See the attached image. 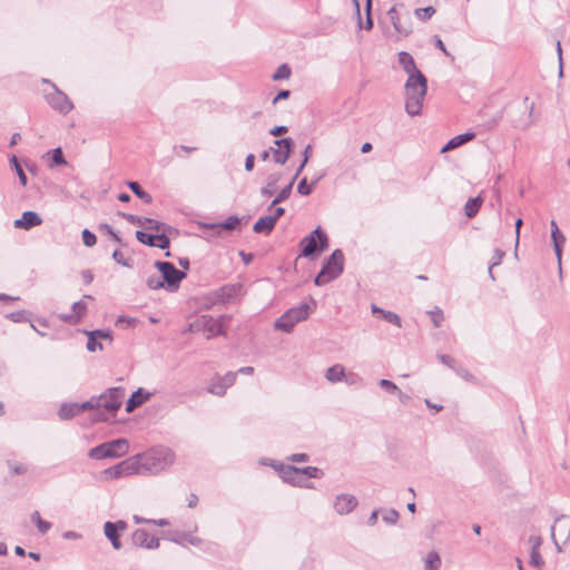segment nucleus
Here are the masks:
<instances>
[{"label":"nucleus","instance_id":"nucleus-1","mask_svg":"<svg viewBox=\"0 0 570 570\" xmlns=\"http://www.w3.org/2000/svg\"><path fill=\"white\" fill-rule=\"evenodd\" d=\"M399 63L403 70L409 75L405 82V111L407 115L414 117L422 112L423 100L428 91V79L417 69L413 57L406 52H399Z\"/></svg>","mask_w":570,"mask_h":570},{"label":"nucleus","instance_id":"nucleus-2","mask_svg":"<svg viewBox=\"0 0 570 570\" xmlns=\"http://www.w3.org/2000/svg\"><path fill=\"white\" fill-rule=\"evenodd\" d=\"M138 474H157L169 468L175 461V453L167 446H155L135 455Z\"/></svg>","mask_w":570,"mask_h":570},{"label":"nucleus","instance_id":"nucleus-3","mask_svg":"<svg viewBox=\"0 0 570 570\" xmlns=\"http://www.w3.org/2000/svg\"><path fill=\"white\" fill-rule=\"evenodd\" d=\"M316 308V301L311 297V304L299 303L288 308L274 323V327L284 333L293 332L295 325L308 318L309 314Z\"/></svg>","mask_w":570,"mask_h":570},{"label":"nucleus","instance_id":"nucleus-4","mask_svg":"<svg viewBox=\"0 0 570 570\" xmlns=\"http://www.w3.org/2000/svg\"><path fill=\"white\" fill-rule=\"evenodd\" d=\"M298 246L301 248L299 257L315 259L328 248L330 239L324 229L317 226L301 239Z\"/></svg>","mask_w":570,"mask_h":570},{"label":"nucleus","instance_id":"nucleus-5","mask_svg":"<svg viewBox=\"0 0 570 570\" xmlns=\"http://www.w3.org/2000/svg\"><path fill=\"white\" fill-rule=\"evenodd\" d=\"M344 254L337 248L325 259L321 271L314 278L316 286H323L338 278L344 272Z\"/></svg>","mask_w":570,"mask_h":570},{"label":"nucleus","instance_id":"nucleus-6","mask_svg":"<svg viewBox=\"0 0 570 570\" xmlns=\"http://www.w3.org/2000/svg\"><path fill=\"white\" fill-rule=\"evenodd\" d=\"M128 450L129 443L126 439H116L91 448L88 452V456L92 460L120 458L127 454Z\"/></svg>","mask_w":570,"mask_h":570},{"label":"nucleus","instance_id":"nucleus-7","mask_svg":"<svg viewBox=\"0 0 570 570\" xmlns=\"http://www.w3.org/2000/svg\"><path fill=\"white\" fill-rule=\"evenodd\" d=\"M155 267L161 274L164 285L170 291H176L180 282L186 277V273L177 269L170 262L156 261Z\"/></svg>","mask_w":570,"mask_h":570},{"label":"nucleus","instance_id":"nucleus-8","mask_svg":"<svg viewBox=\"0 0 570 570\" xmlns=\"http://www.w3.org/2000/svg\"><path fill=\"white\" fill-rule=\"evenodd\" d=\"M397 6H393L389 11L387 16L393 26L394 32L396 35V39H403L409 37L412 33L413 24L410 12L400 13L397 11Z\"/></svg>","mask_w":570,"mask_h":570},{"label":"nucleus","instance_id":"nucleus-9","mask_svg":"<svg viewBox=\"0 0 570 570\" xmlns=\"http://www.w3.org/2000/svg\"><path fill=\"white\" fill-rule=\"evenodd\" d=\"M43 81L50 83L53 89L52 92L46 94L45 96L50 107L60 112L61 115L69 114L73 109V104L69 99V97L63 91L58 89V87L53 82L47 79H45Z\"/></svg>","mask_w":570,"mask_h":570},{"label":"nucleus","instance_id":"nucleus-10","mask_svg":"<svg viewBox=\"0 0 570 570\" xmlns=\"http://www.w3.org/2000/svg\"><path fill=\"white\" fill-rule=\"evenodd\" d=\"M137 460L130 456L118 464L107 468L102 471V474L107 480H117L124 476L138 474Z\"/></svg>","mask_w":570,"mask_h":570},{"label":"nucleus","instance_id":"nucleus-11","mask_svg":"<svg viewBox=\"0 0 570 570\" xmlns=\"http://www.w3.org/2000/svg\"><path fill=\"white\" fill-rule=\"evenodd\" d=\"M224 316H220L219 318H215L212 315H202L199 316L193 324H190V330H202L206 333H208V338L216 336V335H223V323L222 320Z\"/></svg>","mask_w":570,"mask_h":570},{"label":"nucleus","instance_id":"nucleus-12","mask_svg":"<svg viewBox=\"0 0 570 570\" xmlns=\"http://www.w3.org/2000/svg\"><path fill=\"white\" fill-rule=\"evenodd\" d=\"M125 396V389L121 386L107 389L99 395L101 406L104 410L111 412L112 416L121 406V400Z\"/></svg>","mask_w":570,"mask_h":570},{"label":"nucleus","instance_id":"nucleus-13","mask_svg":"<svg viewBox=\"0 0 570 570\" xmlns=\"http://www.w3.org/2000/svg\"><path fill=\"white\" fill-rule=\"evenodd\" d=\"M130 541L132 547L147 550H156L160 544L159 538L150 537L148 531L142 528H138L131 533Z\"/></svg>","mask_w":570,"mask_h":570},{"label":"nucleus","instance_id":"nucleus-14","mask_svg":"<svg viewBox=\"0 0 570 570\" xmlns=\"http://www.w3.org/2000/svg\"><path fill=\"white\" fill-rule=\"evenodd\" d=\"M557 533L563 542H567L570 538V517L560 515L556 518L553 525L551 527V537L557 549L560 551L561 548L557 541Z\"/></svg>","mask_w":570,"mask_h":570},{"label":"nucleus","instance_id":"nucleus-15","mask_svg":"<svg viewBox=\"0 0 570 570\" xmlns=\"http://www.w3.org/2000/svg\"><path fill=\"white\" fill-rule=\"evenodd\" d=\"M358 504V501L355 495L342 493L335 497L334 499V510L340 515H346L351 513Z\"/></svg>","mask_w":570,"mask_h":570},{"label":"nucleus","instance_id":"nucleus-16","mask_svg":"<svg viewBox=\"0 0 570 570\" xmlns=\"http://www.w3.org/2000/svg\"><path fill=\"white\" fill-rule=\"evenodd\" d=\"M269 465L279 472V475L284 482L289 483L292 485L302 484L301 480L297 478V475L299 474L297 466L285 465L277 461H271Z\"/></svg>","mask_w":570,"mask_h":570},{"label":"nucleus","instance_id":"nucleus-17","mask_svg":"<svg viewBox=\"0 0 570 570\" xmlns=\"http://www.w3.org/2000/svg\"><path fill=\"white\" fill-rule=\"evenodd\" d=\"M242 291H243V285L239 283L226 284V285H223L222 287H219L215 292V297L218 302L226 304V303L232 302L236 297L240 296Z\"/></svg>","mask_w":570,"mask_h":570},{"label":"nucleus","instance_id":"nucleus-18","mask_svg":"<svg viewBox=\"0 0 570 570\" xmlns=\"http://www.w3.org/2000/svg\"><path fill=\"white\" fill-rule=\"evenodd\" d=\"M283 147L282 148H275L271 147L273 159L278 165H285L286 161L289 159L291 154L293 153V148L295 146L294 140L291 137H284L282 138Z\"/></svg>","mask_w":570,"mask_h":570},{"label":"nucleus","instance_id":"nucleus-19","mask_svg":"<svg viewBox=\"0 0 570 570\" xmlns=\"http://www.w3.org/2000/svg\"><path fill=\"white\" fill-rule=\"evenodd\" d=\"M42 224L41 216L33 210H26L21 217L13 222V226L17 229L29 230Z\"/></svg>","mask_w":570,"mask_h":570},{"label":"nucleus","instance_id":"nucleus-20","mask_svg":"<svg viewBox=\"0 0 570 570\" xmlns=\"http://www.w3.org/2000/svg\"><path fill=\"white\" fill-rule=\"evenodd\" d=\"M237 372H227L224 376H219L217 382H214L208 387V392L218 396H223L226 390L235 383Z\"/></svg>","mask_w":570,"mask_h":570},{"label":"nucleus","instance_id":"nucleus-21","mask_svg":"<svg viewBox=\"0 0 570 570\" xmlns=\"http://www.w3.org/2000/svg\"><path fill=\"white\" fill-rule=\"evenodd\" d=\"M239 225L240 218L232 215L223 222L200 224V228L204 230H235Z\"/></svg>","mask_w":570,"mask_h":570},{"label":"nucleus","instance_id":"nucleus-22","mask_svg":"<svg viewBox=\"0 0 570 570\" xmlns=\"http://www.w3.org/2000/svg\"><path fill=\"white\" fill-rule=\"evenodd\" d=\"M167 539L183 547H186L187 544L199 547L203 543L200 538L195 537L189 532L170 531Z\"/></svg>","mask_w":570,"mask_h":570},{"label":"nucleus","instance_id":"nucleus-23","mask_svg":"<svg viewBox=\"0 0 570 570\" xmlns=\"http://www.w3.org/2000/svg\"><path fill=\"white\" fill-rule=\"evenodd\" d=\"M72 313L71 314H61L60 320L63 322L76 325L78 324L81 318L87 313V304L83 301L75 302L71 306Z\"/></svg>","mask_w":570,"mask_h":570},{"label":"nucleus","instance_id":"nucleus-24","mask_svg":"<svg viewBox=\"0 0 570 570\" xmlns=\"http://www.w3.org/2000/svg\"><path fill=\"white\" fill-rule=\"evenodd\" d=\"M79 407L80 412L96 410L92 416L95 422H107L109 420V417L101 412L102 406L99 396H92L90 400L80 403Z\"/></svg>","mask_w":570,"mask_h":570},{"label":"nucleus","instance_id":"nucleus-25","mask_svg":"<svg viewBox=\"0 0 570 570\" xmlns=\"http://www.w3.org/2000/svg\"><path fill=\"white\" fill-rule=\"evenodd\" d=\"M151 396V393L145 391L142 387H138L136 391L131 393L129 399L126 402V412L131 413L137 407L147 402Z\"/></svg>","mask_w":570,"mask_h":570},{"label":"nucleus","instance_id":"nucleus-26","mask_svg":"<svg viewBox=\"0 0 570 570\" xmlns=\"http://www.w3.org/2000/svg\"><path fill=\"white\" fill-rule=\"evenodd\" d=\"M354 6H355V12H356V16H357V27L358 29H365L367 31L372 30L373 29V19H372V1L373 0H366V3H365V14H366V20H365V23H363L362 21V17H361V9H360V2L357 0H352Z\"/></svg>","mask_w":570,"mask_h":570},{"label":"nucleus","instance_id":"nucleus-27","mask_svg":"<svg viewBox=\"0 0 570 570\" xmlns=\"http://www.w3.org/2000/svg\"><path fill=\"white\" fill-rule=\"evenodd\" d=\"M474 138L475 134L470 131L454 136L442 147L441 153L444 154L455 148H459Z\"/></svg>","mask_w":570,"mask_h":570},{"label":"nucleus","instance_id":"nucleus-28","mask_svg":"<svg viewBox=\"0 0 570 570\" xmlns=\"http://www.w3.org/2000/svg\"><path fill=\"white\" fill-rule=\"evenodd\" d=\"M282 178L283 174L279 171L269 174L266 179V185L261 188L262 197H272L275 194L277 184Z\"/></svg>","mask_w":570,"mask_h":570},{"label":"nucleus","instance_id":"nucleus-29","mask_svg":"<svg viewBox=\"0 0 570 570\" xmlns=\"http://www.w3.org/2000/svg\"><path fill=\"white\" fill-rule=\"evenodd\" d=\"M276 223L268 215L259 217L254 226L253 230L257 234H271L275 228Z\"/></svg>","mask_w":570,"mask_h":570},{"label":"nucleus","instance_id":"nucleus-30","mask_svg":"<svg viewBox=\"0 0 570 570\" xmlns=\"http://www.w3.org/2000/svg\"><path fill=\"white\" fill-rule=\"evenodd\" d=\"M115 525L111 521H107L104 524V532L106 538L110 541L112 548L115 550H119L122 547V543L120 541L119 532L115 530Z\"/></svg>","mask_w":570,"mask_h":570},{"label":"nucleus","instance_id":"nucleus-31","mask_svg":"<svg viewBox=\"0 0 570 570\" xmlns=\"http://www.w3.org/2000/svg\"><path fill=\"white\" fill-rule=\"evenodd\" d=\"M371 309L373 314L382 316L386 322L397 327H402V320L396 313L392 311H385L375 304L372 305Z\"/></svg>","mask_w":570,"mask_h":570},{"label":"nucleus","instance_id":"nucleus-32","mask_svg":"<svg viewBox=\"0 0 570 570\" xmlns=\"http://www.w3.org/2000/svg\"><path fill=\"white\" fill-rule=\"evenodd\" d=\"M80 413L79 403H63L58 411L61 420H70Z\"/></svg>","mask_w":570,"mask_h":570},{"label":"nucleus","instance_id":"nucleus-33","mask_svg":"<svg viewBox=\"0 0 570 570\" xmlns=\"http://www.w3.org/2000/svg\"><path fill=\"white\" fill-rule=\"evenodd\" d=\"M295 181L294 179H289V181L287 183L286 186H284L279 193L275 196V198L273 199V202L271 203L268 209H272L273 207H275L276 205L285 202L286 199L289 198L291 194H292V190H293V186H294Z\"/></svg>","mask_w":570,"mask_h":570},{"label":"nucleus","instance_id":"nucleus-34","mask_svg":"<svg viewBox=\"0 0 570 570\" xmlns=\"http://www.w3.org/2000/svg\"><path fill=\"white\" fill-rule=\"evenodd\" d=\"M483 199L480 196L470 198L464 205V214L468 218H473L480 210Z\"/></svg>","mask_w":570,"mask_h":570},{"label":"nucleus","instance_id":"nucleus-35","mask_svg":"<svg viewBox=\"0 0 570 570\" xmlns=\"http://www.w3.org/2000/svg\"><path fill=\"white\" fill-rule=\"evenodd\" d=\"M128 188L145 204H150L153 202V197L149 193H147L138 181H128Z\"/></svg>","mask_w":570,"mask_h":570},{"label":"nucleus","instance_id":"nucleus-36","mask_svg":"<svg viewBox=\"0 0 570 570\" xmlns=\"http://www.w3.org/2000/svg\"><path fill=\"white\" fill-rule=\"evenodd\" d=\"M49 156L48 166L50 168L56 166H65L67 165V160L63 156V153L60 147H57L47 154Z\"/></svg>","mask_w":570,"mask_h":570},{"label":"nucleus","instance_id":"nucleus-37","mask_svg":"<svg viewBox=\"0 0 570 570\" xmlns=\"http://www.w3.org/2000/svg\"><path fill=\"white\" fill-rule=\"evenodd\" d=\"M30 520L32 523H35L39 533L41 534H46L52 528V523L43 520L39 511H33L30 514Z\"/></svg>","mask_w":570,"mask_h":570},{"label":"nucleus","instance_id":"nucleus-38","mask_svg":"<svg viewBox=\"0 0 570 570\" xmlns=\"http://www.w3.org/2000/svg\"><path fill=\"white\" fill-rule=\"evenodd\" d=\"M9 161H10L11 169L16 171V174L19 178V183L21 184V186L26 187L28 184V178H27V175H26L18 157L16 155H12L9 158Z\"/></svg>","mask_w":570,"mask_h":570},{"label":"nucleus","instance_id":"nucleus-39","mask_svg":"<svg viewBox=\"0 0 570 570\" xmlns=\"http://www.w3.org/2000/svg\"><path fill=\"white\" fill-rule=\"evenodd\" d=\"M144 220L147 223L146 224V228L148 230H154V232H157L158 234L159 233H164V232H175L176 229L163 222H159V220H156L154 218H144Z\"/></svg>","mask_w":570,"mask_h":570},{"label":"nucleus","instance_id":"nucleus-40","mask_svg":"<svg viewBox=\"0 0 570 570\" xmlns=\"http://www.w3.org/2000/svg\"><path fill=\"white\" fill-rule=\"evenodd\" d=\"M551 238L553 242V248L556 256L558 258L559 265L561 264V257H562V246L566 242V237L561 232L557 233L556 230H551Z\"/></svg>","mask_w":570,"mask_h":570},{"label":"nucleus","instance_id":"nucleus-41","mask_svg":"<svg viewBox=\"0 0 570 570\" xmlns=\"http://www.w3.org/2000/svg\"><path fill=\"white\" fill-rule=\"evenodd\" d=\"M345 376V368L341 364H335L327 368L325 377L330 382H340Z\"/></svg>","mask_w":570,"mask_h":570},{"label":"nucleus","instance_id":"nucleus-42","mask_svg":"<svg viewBox=\"0 0 570 570\" xmlns=\"http://www.w3.org/2000/svg\"><path fill=\"white\" fill-rule=\"evenodd\" d=\"M441 567V558L436 551H430L424 560V570H439Z\"/></svg>","mask_w":570,"mask_h":570},{"label":"nucleus","instance_id":"nucleus-43","mask_svg":"<svg viewBox=\"0 0 570 570\" xmlns=\"http://www.w3.org/2000/svg\"><path fill=\"white\" fill-rule=\"evenodd\" d=\"M135 236L137 240L146 246L154 247L157 238V234H148L144 230H136Z\"/></svg>","mask_w":570,"mask_h":570},{"label":"nucleus","instance_id":"nucleus-44","mask_svg":"<svg viewBox=\"0 0 570 570\" xmlns=\"http://www.w3.org/2000/svg\"><path fill=\"white\" fill-rule=\"evenodd\" d=\"M29 316H30V313L24 309H20L17 312H11V313L6 314V318L12 321L13 323L28 322V321H30Z\"/></svg>","mask_w":570,"mask_h":570},{"label":"nucleus","instance_id":"nucleus-45","mask_svg":"<svg viewBox=\"0 0 570 570\" xmlns=\"http://www.w3.org/2000/svg\"><path fill=\"white\" fill-rule=\"evenodd\" d=\"M435 13V8L432 6H428L425 8H417L414 10L415 17L421 21H428Z\"/></svg>","mask_w":570,"mask_h":570},{"label":"nucleus","instance_id":"nucleus-46","mask_svg":"<svg viewBox=\"0 0 570 570\" xmlns=\"http://www.w3.org/2000/svg\"><path fill=\"white\" fill-rule=\"evenodd\" d=\"M112 259H114L117 264H119V265H121V266H124V267L132 268V266H134V261H132V258H129V257H128V258H126V257L124 256L122 252H121V250H119V249L114 250V253H112Z\"/></svg>","mask_w":570,"mask_h":570},{"label":"nucleus","instance_id":"nucleus-47","mask_svg":"<svg viewBox=\"0 0 570 570\" xmlns=\"http://www.w3.org/2000/svg\"><path fill=\"white\" fill-rule=\"evenodd\" d=\"M298 473L304 474L307 478L318 479L324 475L323 470H321L317 466H305V468H298Z\"/></svg>","mask_w":570,"mask_h":570},{"label":"nucleus","instance_id":"nucleus-48","mask_svg":"<svg viewBox=\"0 0 570 570\" xmlns=\"http://www.w3.org/2000/svg\"><path fill=\"white\" fill-rule=\"evenodd\" d=\"M85 334H87V336H88L86 347L89 352H96L97 350L101 351L104 348L102 343L96 336H94L89 331H85Z\"/></svg>","mask_w":570,"mask_h":570},{"label":"nucleus","instance_id":"nucleus-49","mask_svg":"<svg viewBox=\"0 0 570 570\" xmlns=\"http://www.w3.org/2000/svg\"><path fill=\"white\" fill-rule=\"evenodd\" d=\"M171 232H164L157 234L156 243L154 247H158L160 249H168L170 246V239L168 237V234Z\"/></svg>","mask_w":570,"mask_h":570},{"label":"nucleus","instance_id":"nucleus-50","mask_svg":"<svg viewBox=\"0 0 570 570\" xmlns=\"http://www.w3.org/2000/svg\"><path fill=\"white\" fill-rule=\"evenodd\" d=\"M118 216L125 218L128 223L132 225H139V226H146V222L144 220L145 217L134 215V214H127L124 212H118Z\"/></svg>","mask_w":570,"mask_h":570},{"label":"nucleus","instance_id":"nucleus-51","mask_svg":"<svg viewBox=\"0 0 570 570\" xmlns=\"http://www.w3.org/2000/svg\"><path fill=\"white\" fill-rule=\"evenodd\" d=\"M429 314L431 315V321L434 327H440L444 321L443 311L435 306L432 311L429 312Z\"/></svg>","mask_w":570,"mask_h":570},{"label":"nucleus","instance_id":"nucleus-52","mask_svg":"<svg viewBox=\"0 0 570 570\" xmlns=\"http://www.w3.org/2000/svg\"><path fill=\"white\" fill-rule=\"evenodd\" d=\"M291 68L288 67V65L286 63H283L281 65L277 70L275 71V73L273 75V80H283V79H288L291 77Z\"/></svg>","mask_w":570,"mask_h":570},{"label":"nucleus","instance_id":"nucleus-53","mask_svg":"<svg viewBox=\"0 0 570 570\" xmlns=\"http://www.w3.org/2000/svg\"><path fill=\"white\" fill-rule=\"evenodd\" d=\"M377 384L382 390L390 394H395L396 392H400L399 386L390 380L381 379Z\"/></svg>","mask_w":570,"mask_h":570},{"label":"nucleus","instance_id":"nucleus-54","mask_svg":"<svg viewBox=\"0 0 570 570\" xmlns=\"http://www.w3.org/2000/svg\"><path fill=\"white\" fill-rule=\"evenodd\" d=\"M147 286L150 289H159L165 287L161 276H158L157 274H153L147 278Z\"/></svg>","mask_w":570,"mask_h":570},{"label":"nucleus","instance_id":"nucleus-55","mask_svg":"<svg viewBox=\"0 0 570 570\" xmlns=\"http://www.w3.org/2000/svg\"><path fill=\"white\" fill-rule=\"evenodd\" d=\"M313 191V185L312 183L308 184L307 183V179L304 177L299 180L298 185H297V193L302 196H308L311 195Z\"/></svg>","mask_w":570,"mask_h":570},{"label":"nucleus","instance_id":"nucleus-56","mask_svg":"<svg viewBox=\"0 0 570 570\" xmlns=\"http://www.w3.org/2000/svg\"><path fill=\"white\" fill-rule=\"evenodd\" d=\"M530 564L534 567H540L543 564L542 557L540 554V551L538 550V544H532L531 548V554H530Z\"/></svg>","mask_w":570,"mask_h":570},{"label":"nucleus","instance_id":"nucleus-57","mask_svg":"<svg viewBox=\"0 0 570 570\" xmlns=\"http://www.w3.org/2000/svg\"><path fill=\"white\" fill-rule=\"evenodd\" d=\"M400 518L399 512L395 509H390L383 514V521L386 524L394 525L397 523Z\"/></svg>","mask_w":570,"mask_h":570},{"label":"nucleus","instance_id":"nucleus-58","mask_svg":"<svg viewBox=\"0 0 570 570\" xmlns=\"http://www.w3.org/2000/svg\"><path fill=\"white\" fill-rule=\"evenodd\" d=\"M454 372L456 373V375H459L461 379H463L466 382H471V383L476 382L475 376L470 371H468L466 368H464L462 366H456L454 368Z\"/></svg>","mask_w":570,"mask_h":570},{"label":"nucleus","instance_id":"nucleus-59","mask_svg":"<svg viewBox=\"0 0 570 570\" xmlns=\"http://www.w3.org/2000/svg\"><path fill=\"white\" fill-rule=\"evenodd\" d=\"M81 237L85 246L87 247H92L97 243L96 235L87 228L82 230Z\"/></svg>","mask_w":570,"mask_h":570},{"label":"nucleus","instance_id":"nucleus-60","mask_svg":"<svg viewBox=\"0 0 570 570\" xmlns=\"http://www.w3.org/2000/svg\"><path fill=\"white\" fill-rule=\"evenodd\" d=\"M94 336H96L100 342L101 340H107L110 343L112 342V332L110 330H94L89 331Z\"/></svg>","mask_w":570,"mask_h":570},{"label":"nucleus","instance_id":"nucleus-61","mask_svg":"<svg viewBox=\"0 0 570 570\" xmlns=\"http://www.w3.org/2000/svg\"><path fill=\"white\" fill-rule=\"evenodd\" d=\"M438 358L440 360V362L442 364H444L445 366L450 367L451 370L454 371V368L456 367V362L455 360L451 356V355H448V354H439L438 355Z\"/></svg>","mask_w":570,"mask_h":570},{"label":"nucleus","instance_id":"nucleus-62","mask_svg":"<svg viewBox=\"0 0 570 570\" xmlns=\"http://www.w3.org/2000/svg\"><path fill=\"white\" fill-rule=\"evenodd\" d=\"M504 255H505V253L502 249L495 248L493 252V257H492V262H491L492 266L500 265Z\"/></svg>","mask_w":570,"mask_h":570},{"label":"nucleus","instance_id":"nucleus-63","mask_svg":"<svg viewBox=\"0 0 570 570\" xmlns=\"http://www.w3.org/2000/svg\"><path fill=\"white\" fill-rule=\"evenodd\" d=\"M287 459L291 462H307L309 460V456L306 453H294Z\"/></svg>","mask_w":570,"mask_h":570},{"label":"nucleus","instance_id":"nucleus-64","mask_svg":"<svg viewBox=\"0 0 570 570\" xmlns=\"http://www.w3.org/2000/svg\"><path fill=\"white\" fill-rule=\"evenodd\" d=\"M291 96V91L287 89H282L277 92V95L273 99V105H276L281 100L288 99Z\"/></svg>","mask_w":570,"mask_h":570}]
</instances>
